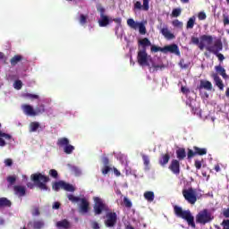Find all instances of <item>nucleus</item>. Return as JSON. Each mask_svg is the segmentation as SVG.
I'll return each instance as SVG.
<instances>
[{"label":"nucleus","instance_id":"nucleus-1","mask_svg":"<svg viewBox=\"0 0 229 229\" xmlns=\"http://www.w3.org/2000/svg\"><path fill=\"white\" fill-rule=\"evenodd\" d=\"M174 212L177 217H181V219H184L188 223V225L191 228H196V223H194V216L191 210H183L182 207L174 206Z\"/></svg>","mask_w":229,"mask_h":229},{"label":"nucleus","instance_id":"nucleus-2","mask_svg":"<svg viewBox=\"0 0 229 229\" xmlns=\"http://www.w3.org/2000/svg\"><path fill=\"white\" fill-rule=\"evenodd\" d=\"M30 180L40 191H49V187H47V184L48 182H51L49 176L42 174L41 173H36L30 175Z\"/></svg>","mask_w":229,"mask_h":229},{"label":"nucleus","instance_id":"nucleus-3","mask_svg":"<svg viewBox=\"0 0 229 229\" xmlns=\"http://www.w3.org/2000/svg\"><path fill=\"white\" fill-rule=\"evenodd\" d=\"M153 58L148 55L146 48L138 50L137 62L140 67H149V62H152Z\"/></svg>","mask_w":229,"mask_h":229},{"label":"nucleus","instance_id":"nucleus-4","mask_svg":"<svg viewBox=\"0 0 229 229\" xmlns=\"http://www.w3.org/2000/svg\"><path fill=\"white\" fill-rule=\"evenodd\" d=\"M150 51L151 53H158V51H161V53H174V55L180 56V49L178 48V45L176 44L165 46L164 47L152 45L150 47Z\"/></svg>","mask_w":229,"mask_h":229},{"label":"nucleus","instance_id":"nucleus-5","mask_svg":"<svg viewBox=\"0 0 229 229\" xmlns=\"http://www.w3.org/2000/svg\"><path fill=\"white\" fill-rule=\"evenodd\" d=\"M94 206H93V210L95 216H101L103 212H108V206L106 203H105V200L99 197H94Z\"/></svg>","mask_w":229,"mask_h":229},{"label":"nucleus","instance_id":"nucleus-6","mask_svg":"<svg viewBox=\"0 0 229 229\" xmlns=\"http://www.w3.org/2000/svg\"><path fill=\"white\" fill-rule=\"evenodd\" d=\"M213 220L214 216H212V213L207 208L199 211L196 216V223H199V225H207Z\"/></svg>","mask_w":229,"mask_h":229},{"label":"nucleus","instance_id":"nucleus-7","mask_svg":"<svg viewBox=\"0 0 229 229\" xmlns=\"http://www.w3.org/2000/svg\"><path fill=\"white\" fill-rule=\"evenodd\" d=\"M57 146L58 148H63L64 152L66 155H72V151H74V146L71 145L69 139L67 138H60L57 140Z\"/></svg>","mask_w":229,"mask_h":229},{"label":"nucleus","instance_id":"nucleus-8","mask_svg":"<svg viewBox=\"0 0 229 229\" xmlns=\"http://www.w3.org/2000/svg\"><path fill=\"white\" fill-rule=\"evenodd\" d=\"M182 196L191 205H194L198 201L196 190H193L192 187L182 190Z\"/></svg>","mask_w":229,"mask_h":229},{"label":"nucleus","instance_id":"nucleus-9","mask_svg":"<svg viewBox=\"0 0 229 229\" xmlns=\"http://www.w3.org/2000/svg\"><path fill=\"white\" fill-rule=\"evenodd\" d=\"M53 191H55V192H58L60 189H64V191H67V192H74L75 189L72 184H69L64 181H58L53 183L52 185Z\"/></svg>","mask_w":229,"mask_h":229},{"label":"nucleus","instance_id":"nucleus-10","mask_svg":"<svg viewBox=\"0 0 229 229\" xmlns=\"http://www.w3.org/2000/svg\"><path fill=\"white\" fill-rule=\"evenodd\" d=\"M127 25L131 28V30H139L140 35H146V26L142 22H137L135 20L130 18L127 20Z\"/></svg>","mask_w":229,"mask_h":229},{"label":"nucleus","instance_id":"nucleus-11","mask_svg":"<svg viewBox=\"0 0 229 229\" xmlns=\"http://www.w3.org/2000/svg\"><path fill=\"white\" fill-rule=\"evenodd\" d=\"M206 49L213 55H217L220 51H223V42L217 39L214 42V45L206 46Z\"/></svg>","mask_w":229,"mask_h":229},{"label":"nucleus","instance_id":"nucleus-12","mask_svg":"<svg viewBox=\"0 0 229 229\" xmlns=\"http://www.w3.org/2000/svg\"><path fill=\"white\" fill-rule=\"evenodd\" d=\"M199 40H200V43L199 46V49H200V51H203V49H205L207 46H212L214 42V37L204 34L200 36ZM205 44H207V46H205Z\"/></svg>","mask_w":229,"mask_h":229},{"label":"nucleus","instance_id":"nucleus-13","mask_svg":"<svg viewBox=\"0 0 229 229\" xmlns=\"http://www.w3.org/2000/svg\"><path fill=\"white\" fill-rule=\"evenodd\" d=\"M80 201L79 212L81 214H88L89 210H90V203L85 198H81Z\"/></svg>","mask_w":229,"mask_h":229},{"label":"nucleus","instance_id":"nucleus-14","mask_svg":"<svg viewBox=\"0 0 229 229\" xmlns=\"http://www.w3.org/2000/svg\"><path fill=\"white\" fill-rule=\"evenodd\" d=\"M173 174H180V161L178 159H173L168 166Z\"/></svg>","mask_w":229,"mask_h":229},{"label":"nucleus","instance_id":"nucleus-15","mask_svg":"<svg viewBox=\"0 0 229 229\" xmlns=\"http://www.w3.org/2000/svg\"><path fill=\"white\" fill-rule=\"evenodd\" d=\"M13 192L15 196H18V198H24V196H26V186L14 185Z\"/></svg>","mask_w":229,"mask_h":229},{"label":"nucleus","instance_id":"nucleus-16","mask_svg":"<svg viewBox=\"0 0 229 229\" xmlns=\"http://www.w3.org/2000/svg\"><path fill=\"white\" fill-rule=\"evenodd\" d=\"M211 78H213L216 87H218V89H220V90H223V89H225V84L223 83L221 77H219V75L217 73L213 72L211 74Z\"/></svg>","mask_w":229,"mask_h":229},{"label":"nucleus","instance_id":"nucleus-17","mask_svg":"<svg viewBox=\"0 0 229 229\" xmlns=\"http://www.w3.org/2000/svg\"><path fill=\"white\" fill-rule=\"evenodd\" d=\"M21 108L25 115H31L35 117V109L30 105L25 104L21 106Z\"/></svg>","mask_w":229,"mask_h":229},{"label":"nucleus","instance_id":"nucleus-18","mask_svg":"<svg viewBox=\"0 0 229 229\" xmlns=\"http://www.w3.org/2000/svg\"><path fill=\"white\" fill-rule=\"evenodd\" d=\"M102 163L104 164V167L102 168V174H108V173H110V171L112 170V167H110V161L108 160V157H103Z\"/></svg>","mask_w":229,"mask_h":229},{"label":"nucleus","instance_id":"nucleus-19","mask_svg":"<svg viewBox=\"0 0 229 229\" xmlns=\"http://www.w3.org/2000/svg\"><path fill=\"white\" fill-rule=\"evenodd\" d=\"M106 225L114 226L115 225V213L109 212L106 214Z\"/></svg>","mask_w":229,"mask_h":229},{"label":"nucleus","instance_id":"nucleus-20","mask_svg":"<svg viewBox=\"0 0 229 229\" xmlns=\"http://www.w3.org/2000/svg\"><path fill=\"white\" fill-rule=\"evenodd\" d=\"M28 226H32L33 229H42L45 226L43 220H35L29 222Z\"/></svg>","mask_w":229,"mask_h":229},{"label":"nucleus","instance_id":"nucleus-21","mask_svg":"<svg viewBox=\"0 0 229 229\" xmlns=\"http://www.w3.org/2000/svg\"><path fill=\"white\" fill-rule=\"evenodd\" d=\"M169 160H171V155H169V153L162 154L161 157L159 158V164L162 165V167H165V165L169 164Z\"/></svg>","mask_w":229,"mask_h":229},{"label":"nucleus","instance_id":"nucleus-22","mask_svg":"<svg viewBox=\"0 0 229 229\" xmlns=\"http://www.w3.org/2000/svg\"><path fill=\"white\" fill-rule=\"evenodd\" d=\"M186 157H187V152H185L184 148H180L176 150V157L179 162L182 160H185Z\"/></svg>","mask_w":229,"mask_h":229},{"label":"nucleus","instance_id":"nucleus-23","mask_svg":"<svg viewBox=\"0 0 229 229\" xmlns=\"http://www.w3.org/2000/svg\"><path fill=\"white\" fill-rule=\"evenodd\" d=\"M2 137L6 140H10V139H12V135L6 134L0 131V147L4 148V146H6V141H4V140Z\"/></svg>","mask_w":229,"mask_h":229},{"label":"nucleus","instance_id":"nucleus-24","mask_svg":"<svg viewBox=\"0 0 229 229\" xmlns=\"http://www.w3.org/2000/svg\"><path fill=\"white\" fill-rule=\"evenodd\" d=\"M55 226L57 228L69 229L71 228V223L67 219H64L56 222Z\"/></svg>","mask_w":229,"mask_h":229},{"label":"nucleus","instance_id":"nucleus-25","mask_svg":"<svg viewBox=\"0 0 229 229\" xmlns=\"http://www.w3.org/2000/svg\"><path fill=\"white\" fill-rule=\"evenodd\" d=\"M112 21H110V18L108 16L104 15L100 16V19L98 20V24L101 28H105L106 26H108Z\"/></svg>","mask_w":229,"mask_h":229},{"label":"nucleus","instance_id":"nucleus-26","mask_svg":"<svg viewBox=\"0 0 229 229\" xmlns=\"http://www.w3.org/2000/svg\"><path fill=\"white\" fill-rule=\"evenodd\" d=\"M199 90L205 89V90H212V82L209 81H200V84L199 86Z\"/></svg>","mask_w":229,"mask_h":229},{"label":"nucleus","instance_id":"nucleus-27","mask_svg":"<svg viewBox=\"0 0 229 229\" xmlns=\"http://www.w3.org/2000/svg\"><path fill=\"white\" fill-rule=\"evenodd\" d=\"M139 46H141V49H145L147 51L148 47L151 46V41L148 38H144L138 42Z\"/></svg>","mask_w":229,"mask_h":229},{"label":"nucleus","instance_id":"nucleus-28","mask_svg":"<svg viewBox=\"0 0 229 229\" xmlns=\"http://www.w3.org/2000/svg\"><path fill=\"white\" fill-rule=\"evenodd\" d=\"M161 33L165 37V38H167V40H173V38H174V34L171 33V31L167 28H163L161 30Z\"/></svg>","mask_w":229,"mask_h":229},{"label":"nucleus","instance_id":"nucleus-29","mask_svg":"<svg viewBox=\"0 0 229 229\" xmlns=\"http://www.w3.org/2000/svg\"><path fill=\"white\" fill-rule=\"evenodd\" d=\"M6 207H12V201L4 197L0 198V208H4Z\"/></svg>","mask_w":229,"mask_h":229},{"label":"nucleus","instance_id":"nucleus-30","mask_svg":"<svg viewBox=\"0 0 229 229\" xmlns=\"http://www.w3.org/2000/svg\"><path fill=\"white\" fill-rule=\"evenodd\" d=\"M216 72H218L220 74V76H222V78H224V80H226V78H228V75L226 74V70H225L223 68V66L218 65L215 67Z\"/></svg>","mask_w":229,"mask_h":229},{"label":"nucleus","instance_id":"nucleus-31","mask_svg":"<svg viewBox=\"0 0 229 229\" xmlns=\"http://www.w3.org/2000/svg\"><path fill=\"white\" fill-rule=\"evenodd\" d=\"M22 61V55H14L11 60H10V63H11V65L13 67H15V65H17V64H19V62H21Z\"/></svg>","mask_w":229,"mask_h":229},{"label":"nucleus","instance_id":"nucleus-32","mask_svg":"<svg viewBox=\"0 0 229 229\" xmlns=\"http://www.w3.org/2000/svg\"><path fill=\"white\" fill-rule=\"evenodd\" d=\"M143 196L147 201L151 202L155 200V192L153 191H145Z\"/></svg>","mask_w":229,"mask_h":229},{"label":"nucleus","instance_id":"nucleus-33","mask_svg":"<svg viewBox=\"0 0 229 229\" xmlns=\"http://www.w3.org/2000/svg\"><path fill=\"white\" fill-rule=\"evenodd\" d=\"M186 105L191 109V113L196 114L198 112V107H196V101L189 100L186 102Z\"/></svg>","mask_w":229,"mask_h":229},{"label":"nucleus","instance_id":"nucleus-34","mask_svg":"<svg viewBox=\"0 0 229 229\" xmlns=\"http://www.w3.org/2000/svg\"><path fill=\"white\" fill-rule=\"evenodd\" d=\"M194 24H196V16H191L187 21L186 29L192 30V28H194Z\"/></svg>","mask_w":229,"mask_h":229},{"label":"nucleus","instance_id":"nucleus-35","mask_svg":"<svg viewBox=\"0 0 229 229\" xmlns=\"http://www.w3.org/2000/svg\"><path fill=\"white\" fill-rule=\"evenodd\" d=\"M195 151V155H199V157H203V155H207V148H201L197 146L193 147Z\"/></svg>","mask_w":229,"mask_h":229},{"label":"nucleus","instance_id":"nucleus-36","mask_svg":"<svg viewBox=\"0 0 229 229\" xmlns=\"http://www.w3.org/2000/svg\"><path fill=\"white\" fill-rule=\"evenodd\" d=\"M46 112V106L44 104L39 105L36 107V110H34L35 115H40Z\"/></svg>","mask_w":229,"mask_h":229},{"label":"nucleus","instance_id":"nucleus-37","mask_svg":"<svg viewBox=\"0 0 229 229\" xmlns=\"http://www.w3.org/2000/svg\"><path fill=\"white\" fill-rule=\"evenodd\" d=\"M40 128V123L38 122H32L30 124V131L35 132Z\"/></svg>","mask_w":229,"mask_h":229},{"label":"nucleus","instance_id":"nucleus-38","mask_svg":"<svg viewBox=\"0 0 229 229\" xmlns=\"http://www.w3.org/2000/svg\"><path fill=\"white\" fill-rule=\"evenodd\" d=\"M117 160H119L123 165H128V159L123 154H118Z\"/></svg>","mask_w":229,"mask_h":229},{"label":"nucleus","instance_id":"nucleus-39","mask_svg":"<svg viewBox=\"0 0 229 229\" xmlns=\"http://www.w3.org/2000/svg\"><path fill=\"white\" fill-rule=\"evenodd\" d=\"M68 167H70V170L75 174V176H80V174H81V170H80L78 166L68 165Z\"/></svg>","mask_w":229,"mask_h":229},{"label":"nucleus","instance_id":"nucleus-40","mask_svg":"<svg viewBox=\"0 0 229 229\" xmlns=\"http://www.w3.org/2000/svg\"><path fill=\"white\" fill-rule=\"evenodd\" d=\"M67 198L70 201H72V203H78V201H81V198L76 197L72 194H68Z\"/></svg>","mask_w":229,"mask_h":229},{"label":"nucleus","instance_id":"nucleus-41","mask_svg":"<svg viewBox=\"0 0 229 229\" xmlns=\"http://www.w3.org/2000/svg\"><path fill=\"white\" fill-rule=\"evenodd\" d=\"M7 182L10 183V185L15 184V182H17V175H10L7 177Z\"/></svg>","mask_w":229,"mask_h":229},{"label":"nucleus","instance_id":"nucleus-42","mask_svg":"<svg viewBox=\"0 0 229 229\" xmlns=\"http://www.w3.org/2000/svg\"><path fill=\"white\" fill-rule=\"evenodd\" d=\"M172 24L174 28H183V22L180 21L179 20H174L172 21Z\"/></svg>","mask_w":229,"mask_h":229},{"label":"nucleus","instance_id":"nucleus-43","mask_svg":"<svg viewBox=\"0 0 229 229\" xmlns=\"http://www.w3.org/2000/svg\"><path fill=\"white\" fill-rule=\"evenodd\" d=\"M191 44H194L195 46H198L199 47V44H201V40L199 38H196L194 36L191 37Z\"/></svg>","mask_w":229,"mask_h":229},{"label":"nucleus","instance_id":"nucleus-44","mask_svg":"<svg viewBox=\"0 0 229 229\" xmlns=\"http://www.w3.org/2000/svg\"><path fill=\"white\" fill-rule=\"evenodd\" d=\"M23 98H28L29 99H38V95L31 94V93H25L23 94Z\"/></svg>","mask_w":229,"mask_h":229},{"label":"nucleus","instance_id":"nucleus-45","mask_svg":"<svg viewBox=\"0 0 229 229\" xmlns=\"http://www.w3.org/2000/svg\"><path fill=\"white\" fill-rule=\"evenodd\" d=\"M123 203H124V206L126 207V208H131L132 207V203H131V200L129 199L128 198H123Z\"/></svg>","mask_w":229,"mask_h":229},{"label":"nucleus","instance_id":"nucleus-46","mask_svg":"<svg viewBox=\"0 0 229 229\" xmlns=\"http://www.w3.org/2000/svg\"><path fill=\"white\" fill-rule=\"evenodd\" d=\"M172 15L173 17H180V15H182V9L180 8L174 9L172 12Z\"/></svg>","mask_w":229,"mask_h":229},{"label":"nucleus","instance_id":"nucleus-47","mask_svg":"<svg viewBox=\"0 0 229 229\" xmlns=\"http://www.w3.org/2000/svg\"><path fill=\"white\" fill-rule=\"evenodd\" d=\"M193 157H196V151L191 149V148H188V152H187V157H188V160H191V158H193Z\"/></svg>","mask_w":229,"mask_h":229},{"label":"nucleus","instance_id":"nucleus-48","mask_svg":"<svg viewBox=\"0 0 229 229\" xmlns=\"http://www.w3.org/2000/svg\"><path fill=\"white\" fill-rule=\"evenodd\" d=\"M79 22L81 26H85V23L87 22V16H85V14H81Z\"/></svg>","mask_w":229,"mask_h":229},{"label":"nucleus","instance_id":"nucleus-49","mask_svg":"<svg viewBox=\"0 0 229 229\" xmlns=\"http://www.w3.org/2000/svg\"><path fill=\"white\" fill-rule=\"evenodd\" d=\"M14 89H16V90H21L22 89V81L20 80L15 81Z\"/></svg>","mask_w":229,"mask_h":229},{"label":"nucleus","instance_id":"nucleus-50","mask_svg":"<svg viewBox=\"0 0 229 229\" xmlns=\"http://www.w3.org/2000/svg\"><path fill=\"white\" fill-rule=\"evenodd\" d=\"M48 174H50L52 178H55V180L58 178V171H56L55 169H51L48 172Z\"/></svg>","mask_w":229,"mask_h":229},{"label":"nucleus","instance_id":"nucleus-51","mask_svg":"<svg viewBox=\"0 0 229 229\" xmlns=\"http://www.w3.org/2000/svg\"><path fill=\"white\" fill-rule=\"evenodd\" d=\"M142 8L145 12H148V10H149V0H143Z\"/></svg>","mask_w":229,"mask_h":229},{"label":"nucleus","instance_id":"nucleus-52","mask_svg":"<svg viewBox=\"0 0 229 229\" xmlns=\"http://www.w3.org/2000/svg\"><path fill=\"white\" fill-rule=\"evenodd\" d=\"M32 216H40V209L38 208V207H36L32 209V212H31Z\"/></svg>","mask_w":229,"mask_h":229},{"label":"nucleus","instance_id":"nucleus-53","mask_svg":"<svg viewBox=\"0 0 229 229\" xmlns=\"http://www.w3.org/2000/svg\"><path fill=\"white\" fill-rule=\"evenodd\" d=\"M198 19L199 21H205V19H207V13H205V12L199 13Z\"/></svg>","mask_w":229,"mask_h":229},{"label":"nucleus","instance_id":"nucleus-54","mask_svg":"<svg viewBox=\"0 0 229 229\" xmlns=\"http://www.w3.org/2000/svg\"><path fill=\"white\" fill-rule=\"evenodd\" d=\"M223 23L224 26L229 25V16L227 14H223Z\"/></svg>","mask_w":229,"mask_h":229},{"label":"nucleus","instance_id":"nucleus-55","mask_svg":"<svg viewBox=\"0 0 229 229\" xmlns=\"http://www.w3.org/2000/svg\"><path fill=\"white\" fill-rule=\"evenodd\" d=\"M142 160L144 162V165H149V157L142 155Z\"/></svg>","mask_w":229,"mask_h":229},{"label":"nucleus","instance_id":"nucleus-56","mask_svg":"<svg viewBox=\"0 0 229 229\" xmlns=\"http://www.w3.org/2000/svg\"><path fill=\"white\" fill-rule=\"evenodd\" d=\"M222 216H224V217H226L227 219H229V208L223 209Z\"/></svg>","mask_w":229,"mask_h":229},{"label":"nucleus","instance_id":"nucleus-57","mask_svg":"<svg viewBox=\"0 0 229 229\" xmlns=\"http://www.w3.org/2000/svg\"><path fill=\"white\" fill-rule=\"evenodd\" d=\"M222 226H224V229H229V219L223 220Z\"/></svg>","mask_w":229,"mask_h":229},{"label":"nucleus","instance_id":"nucleus-58","mask_svg":"<svg viewBox=\"0 0 229 229\" xmlns=\"http://www.w3.org/2000/svg\"><path fill=\"white\" fill-rule=\"evenodd\" d=\"M202 163L199 160H195V167L197 170L201 169Z\"/></svg>","mask_w":229,"mask_h":229},{"label":"nucleus","instance_id":"nucleus-59","mask_svg":"<svg viewBox=\"0 0 229 229\" xmlns=\"http://www.w3.org/2000/svg\"><path fill=\"white\" fill-rule=\"evenodd\" d=\"M4 164H5V165H7L8 167H11V165H13V161H12L11 158H7V159H5Z\"/></svg>","mask_w":229,"mask_h":229},{"label":"nucleus","instance_id":"nucleus-60","mask_svg":"<svg viewBox=\"0 0 229 229\" xmlns=\"http://www.w3.org/2000/svg\"><path fill=\"white\" fill-rule=\"evenodd\" d=\"M216 56H217L219 62H223V60H225V55L221 53H217V54H215Z\"/></svg>","mask_w":229,"mask_h":229},{"label":"nucleus","instance_id":"nucleus-61","mask_svg":"<svg viewBox=\"0 0 229 229\" xmlns=\"http://www.w3.org/2000/svg\"><path fill=\"white\" fill-rule=\"evenodd\" d=\"M181 92H182V94H189V92H191V90L189 89V88L182 86Z\"/></svg>","mask_w":229,"mask_h":229},{"label":"nucleus","instance_id":"nucleus-62","mask_svg":"<svg viewBox=\"0 0 229 229\" xmlns=\"http://www.w3.org/2000/svg\"><path fill=\"white\" fill-rule=\"evenodd\" d=\"M91 228H93V229H99L100 228L99 227V224L98 222H96V221H93L91 223Z\"/></svg>","mask_w":229,"mask_h":229},{"label":"nucleus","instance_id":"nucleus-63","mask_svg":"<svg viewBox=\"0 0 229 229\" xmlns=\"http://www.w3.org/2000/svg\"><path fill=\"white\" fill-rule=\"evenodd\" d=\"M134 8H136V10H141L142 9V4L140 2H136L134 4Z\"/></svg>","mask_w":229,"mask_h":229},{"label":"nucleus","instance_id":"nucleus-64","mask_svg":"<svg viewBox=\"0 0 229 229\" xmlns=\"http://www.w3.org/2000/svg\"><path fill=\"white\" fill-rule=\"evenodd\" d=\"M98 12H99L100 17L105 16V9L103 7H98Z\"/></svg>","mask_w":229,"mask_h":229}]
</instances>
